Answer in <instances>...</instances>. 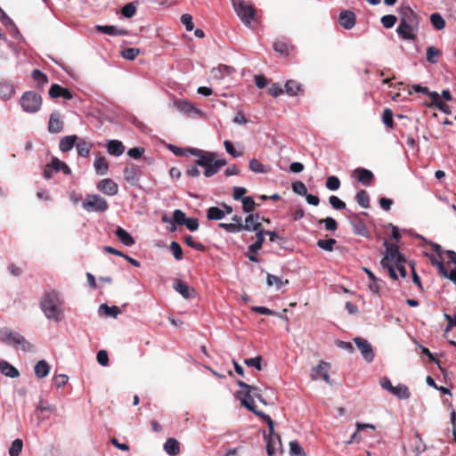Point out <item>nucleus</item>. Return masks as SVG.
I'll use <instances>...</instances> for the list:
<instances>
[{"label":"nucleus","mask_w":456,"mask_h":456,"mask_svg":"<svg viewBox=\"0 0 456 456\" xmlns=\"http://www.w3.org/2000/svg\"><path fill=\"white\" fill-rule=\"evenodd\" d=\"M237 384L241 388V390L238 391L236 394L237 398L240 400L241 405L265 420L267 423L268 429H270L272 434L273 431V420L269 415H266L263 411H258L255 405V398H256L264 405H267V402L260 393V388L256 386L248 385L242 380H238Z\"/></svg>","instance_id":"nucleus-1"},{"label":"nucleus","mask_w":456,"mask_h":456,"mask_svg":"<svg viewBox=\"0 0 456 456\" xmlns=\"http://www.w3.org/2000/svg\"><path fill=\"white\" fill-rule=\"evenodd\" d=\"M177 156H185L187 152L198 157L196 164L200 167H204V175L206 177H211L217 174L220 169L224 167L227 162L225 159H216V154L212 151H206L197 148H175L173 151Z\"/></svg>","instance_id":"nucleus-2"},{"label":"nucleus","mask_w":456,"mask_h":456,"mask_svg":"<svg viewBox=\"0 0 456 456\" xmlns=\"http://www.w3.org/2000/svg\"><path fill=\"white\" fill-rule=\"evenodd\" d=\"M62 300L57 291L45 292L40 301V306L46 318L59 322L63 318Z\"/></svg>","instance_id":"nucleus-3"},{"label":"nucleus","mask_w":456,"mask_h":456,"mask_svg":"<svg viewBox=\"0 0 456 456\" xmlns=\"http://www.w3.org/2000/svg\"><path fill=\"white\" fill-rule=\"evenodd\" d=\"M384 246L386 248L387 254L381 259L380 265L383 269L388 272L389 276L393 280H397V274L393 264L401 262V260L404 259V256L400 253L399 247L396 244L389 243L386 240L384 241Z\"/></svg>","instance_id":"nucleus-4"},{"label":"nucleus","mask_w":456,"mask_h":456,"mask_svg":"<svg viewBox=\"0 0 456 456\" xmlns=\"http://www.w3.org/2000/svg\"><path fill=\"white\" fill-rule=\"evenodd\" d=\"M0 340L4 344L20 348L25 352H29L33 349V346L22 335L8 328L0 330Z\"/></svg>","instance_id":"nucleus-5"},{"label":"nucleus","mask_w":456,"mask_h":456,"mask_svg":"<svg viewBox=\"0 0 456 456\" xmlns=\"http://www.w3.org/2000/svg\"><path fill=\"white\" fill-rule=\"evenodd\" d=\"M233 9L240 20L248 27L256 20L255 7L245 0H232Z\"/></svg>","instance_id":"nucleus-6"},{"label":"nucleus","mask_w":456,"mask_h":456,"mask_svg":"<svg viewBox=\"0 0 456 456\" xmlns=\"http://www.w3.org/2000/svg\"><path fill=\"white\" fill-rule=\"evenodd\" d=\"M43 99L40 94L34 91L23 93L20 99V104L23 111L27 113H37L40 110Z\"/></svg>","instance_id":"nucleus-7"},{"label":"nucleus","mask_w":456,"mask_h":456,"mask_svg":"<svg viewBox=\"0 0 456 456\" xmlns=\"http://www.w3.org/2000/svg\"><path fill=\"white\" fill-rule=\"evenodd\" d=\"M82 207L88 212H104L108 209L109 204L104 198L97 194H91L83 201Z\"/></svg>","instance_id":"nucleus-8"},{"label":"nucleus","mask_w":456,"mask_h":456,"mask_svg":"<svg viewBox=\"0 0 456 456\" xmlns=\"http://www.w3.org/2000/svg\"><path fill=\"white\" fill-rule=\"evenodd\" d=\"M354 341L357 347L359 348V350L361 351L364 360L367 361L368 362H372L375 354L372 346L370 344V342L362 338H355Z\"/></svg>","instance_id":"nucleus-9"},{"label":"nucleus","mask_w":456,"mask_h":456,"mask_svg":"<svg viewBox=\"0 0 456 456\" xmlns=\"http://www.w3.org/2000/svg\"><path fill=\"white\" fill-rule=\"evenodd\" d=\"M416 25L408 24L405 20H400V24L396 28V32L398 35L404 40H415L416 33L415 27Z\"/></svg>","instance_id":"nucleus-10"},{"label":"nucleus","mask_w":456,"mask_h":456,"mask_svg":"<svg viewBox=\"0 0 456 456\" xmlns=\"http://www.w3.org/2000/svg\"><path fill=\"white\" fill-rule=\"evenodd\" d=\"M98 190H100L104 194L114 196L118 191V184L110 178H105L100 181L97 184Z\"/></svg>","instance_id":"nucleus-11"},{"label":"nucleus","mask_w":456,"mask_h":456,"mask_svg":"<svg viewBox=\"0 0 456 456\" xmlns=\"http://www.w3.org/2000/svg\"><path fill=\"white\" fill-rule=\"evenodd\" d=\"M48 94L53 99L62 97L66 100H71L73 98V94L68 88L62 87L58 84H53Z\"/></svg>","instance_id":"nucleus-12"},{"label":"nucleus","mask_w":456,"mask_h":456,"mask_svg":"<svg viewBox=\"0 0 456 456\" xmlns=\"http://www.w3.org/2000/svg\"><path fill=\"white\" fill-rule=\"evenodd\" d=\"M353 176L364 185H369L374 179L373 173L362 167L354 169L353 172Z\"/></svg>","instance_id":"nucleus-13"},{"label":"nucleus","mask_w":456,"mask_h":456,"mask_svg":"<svg viewBox=\"0 0 456 456\" xmlns=\"http://www.w3.org/2000/svg\"><path fill=\"white\" fill-rule=\"evenodd\" d=\"M63 129V121L58 112H53L50 115L48 122V131L51 134L61 133Z\"/></svg>","instance_id":"nucleus-14"},{"label":"nucleus","mask_w":456,"mask_h":456,"mask_svg":"<svg viewBox=\"0 0 456 456\" xmlns=\"http://www.w3.org/2000/svg\"><path fill=\"white\" fill-rule=\"evenodd\" d=\"M98 32L109 35V36H126L128 35L127 29L118 28L112 25H97L95 27Z\"/></svg>","instance_id":"nucleus-15"},{"label":"nucleus","mask_w":456,"mask_h":456,"mask_svg":"<svg viewBox=\"0 0 456 456\" xmlns=\"http://www.w3.org/2000/svg\"><path fill=\"white\" fill-rule=\"evenodd\" d=\"M339 24L346 29H351L355 25V14L349 10L339 13Z\"/></svg>","instance_id":"nucleus-16"},{"label":"nucleus","mask_w":456,"mask_h":456,"mask_svg":"<svg viewBox=\"0 0 456 456\" xmlns=\"http://www.w3.org/2000/svg\"><path fill=\"white\" fill-rule=\"evenodd\" d=\"M174 289L184 298H192L195 297V289L181 280L175 281Z\"/></svg>","instance_id":"nucleus-17"},{"label":"nucleus","mask_w":456,"mask_h":456,"mask_svg":"<svg viewBox=\"0 0 456 456\" xmlns=\"http://www.w3.org/2000/svg\"><path fill=\"white\" fill-rule=\"evenodd\" d=\"M330 365L329 362L322 361L316 369L314 370V372L312 374L314 379H317L319 378L322 379L325 382L330 383Z\"/></svg>","instance_id":"nucleus-18"},{"label":"nucleus","mask_w":456,"mask_h":456,"mask_svg":"<svg viewBox=\"0 0 456 456\" xmlns=\"http://www.w3.org/2000/svg\"><path fill=\"white\" fill-rule=\"evenodd\" d=\"M140 169L137 166H126L124 168V177L130 184H135L139 180Z\"/></svg>","instance_id":"nucleus-19"},{"label":"nucleus","mask_w":456,"mask_h":456,"mask_svg":"<svg viewBox=\"0 0 456 456\" xmlns=\"http://www.w3.org/2000/svg\"><path fill=\"white\" fill-rule=\"evenodd\" d=\"M265 439L266 440V452L269 456H273L276 452V447H275V440L281 444V437L278 434L274 433V430L271 434L269 431L268 436L266 434H264Z\"/></svg>","instance_id":"nucleus-20"},{"label":"nucleus","mask_w":456,"mask_h":456,"mask_svg":"<svg viewBox=\"0 0 456 456\" xmlns=\"http://www.w3.org/2000/svg\"><path fill=\"white\" fill-rule=\"evenodd\" d=\"M233 71L234 69L232 67L224 64H220L218 67L213 68L211 69V74L215 79L221 80L224 78L226 76H230Z\"/></svg>","instance_id":"nucleus-21"},{"label":"nucleus","mask_w":456,"mask_h":456,"mask_svg":"<svg viewBox=\"0 0 456 456\" xmlns=\"http://www.w3.org/2000/svg\"><path fill=\"white\" fill-rule=\"evenodd\" d=\"M353 218L354 220L351 224L354 226V232L363 237H368L370 232L362 220H361L356 214L353 215Z\"/></svg>","instance_id":"nucleus-22"},{"label":"nucleus","mask_w":456,"mask_h":456,"mask_svg":"<svg viewBox=\"0 0 456 456\" xmlns=\"http://www.w3.org/2000/svg\"><path fill=\"white\" fill-rule=\"evenodd\" d=\"M106 147L109 154L117 157L122 155L125 151V146L118 140L109 141Z\"/></svg>","instance_id":"nucleus-23"},{"label":"nucleus","mask_w":456,"mask_h":456,"mask_svg":"<svg viewBox=\"0 0 456 456\" xmlns=\"http://www.w3.org/2000/svg\"><path fill=\"white\" fill-rule=\"evenodd\" d=\"M77 136L73 135H67L61 139L60 141V150L62 152L69 151L77 143Z\"/></svg>","instance_id":"nucleus-24"},{"label":"nucleus","mask_w":456,"mask_h":456,"mask_svg":"<svg viewBox=\"0 0 456 456\" xmlns=\"http://www.w3.org/2000/svg\"><path fill=\"white\" fill-rule=\"evenodd\" d=\"M115 235L117 236L118 240L125 246H132L134 244V240L131 236V234L121 227H118L115 231Z\"/></svg>","instance_id":"nucleus-25"},{"label":"nucleus","mask_w":456,"mask_h":456,"mask_svg":"<svg viewBox=\"0 0 456 456\" xmlns=\"http://www.w3.org/2000/svg\"><path fill=\"white\" fill-rule=\"evenodd\" d=\"M164 450L171 456H176L180 453V444L175 438H168L165 444Z\"/></svg>","instance_id":"nucleus-26"},{"label":"nucleus","mask_w":456,"mask_h":456,"mask_svg":"<svg viewBox=\"0 0 456 456\" xmlns=\"http://www.w3.org/2000/svg\"><path fill=\"white\" fill-rule=\"evenodd\" d=\"M0 370L4 376L12 379L20 376V371L6 361L0 362Z\"/></svg>","instance_id":"nucleus-27"},{"label":"nucleus","mask_w":456,"mask_h":456,"mask_svg":"<svg viewBox=\"0 0 456 456\" xmlns=\"http://www.w3.org/2000/svg\"><path fill=\"white\" fill-rule=\"evenodd\" d=\"M430 99L432 101V105H434L439 110L446 114L451 113L449 105H447L446 103L443 102L440 100V96L436 92H433L432 94H430Z\"/></svg>","instance_id":"nucleus-28"},{"label":"nucleus","mask_w":456,"mask_h":456,"mask_svg":"<svg viewBox=\"0 0 456 456\" xmlns=\"http://www.w3.org/2000/svg\"><path fill=\"white\" fill-rule=\"evenodd\" d=\"M293 48L294 46L285 40H276L273 43L274 51L283 55H288Z\"/></svg>","instance_id":"nucleus-29"},{"label":"nucleus","mask_w":456,"mask_h":456,"mask_svg":"<svg viewBox=\"0 0 456 456\" xmlns=\"http://www.w3.org/2000/svg\"><path fill=\"white\" fill-rule=\"evenodd\" d=\"M252 230L256 232V241L254 243L256 245V248H262L263 243L265 241V230L262 227V224L256 222L253 225Z\"/></svg>","instance_id":"nucleus-30"},{"label":"nucleus","mask_w":456,"mask_h":456,"mask_svg":"<svg viewBox=\"0 0 456 456\" xmlns=\"http://www.w3.org/2000/svg\"><path fill=\"white\" fill-rule=\"evenodd\" d=\"M94 166L98 175H103L108 172L109 164L103 156H98L94 160Z\"/></svg>","instance_id":"nucleus-31"},{"label":"nucleus","mask_w":456,"mask_h":456,"mask_svg":"<svg viewBox=\"0 0 456 456\" xmlns=\"http://www.w3.org/2000/svg\"><path fill=\"white\" fill-rule=\"evenodd\" d=\"M49 371L50 365L45 360L38 361L35 365V374L39 379L45 378Z\"/></svg>","instance_id":"nucleus-32"},{"label":"nucleus","mask_w":456,"mask_h":456,"mask_svg":"<svg viewBox=\"0 0 456 456\" xmlns=\"http://www.w3.org/2000/svg\"><path fill=\"white\" fill-rule=\"evenodd\" d=\"M400 20H405L408 24L418 25L417 14L410 7H404L402 10V17Z\"/></svg>","instance_id":"nucleus-33"},{"label":"nucleus","mask_w":456,"mask_h":456,"mask_svg":"<svg viewBox=\"0 0 456 456\" xmlns=\"http://www.w3.org/2000/svg\"><path fill=\"white\" fill-rule=\"evenodd\" d=\"M175 106L182 112L186 114L191 112H198L199 110L192 105L191 102L185 100H177L175 102Z\"/></svg>","instance_id":"nucleus-34"},{"label":"nucleus","mask_w":456,"mask_h":456,"mask_svg":"<svg viewBox=\"0 0 456 456\" xmlns=\"http://www.w3.org/2000/svg\"><path fill=\"white\" fill-rule=\"evenodd\" d=\"M286 93L291 96H296L299 92L303 91L301 84L296 80H288L285 84Z\"/></svg>","instance_id":"nucleus-35"},{"label":"nucleus","mask_w":456,"mask_h":456,"mask_svg":"<svg viewBox=\"0 0 456 456\" xmlns=\"http://www.w3.org/2000/svg\"><path fill=\"white\" fill-rule=\"evenodd\" d=\"M14 87L8 82L0 83V98L4 100L10 99L14 94Z\"/></svg>","instance_id":"nucleus-36"},{"label":"nucleus","mask_w":456,"mask_h":456,"mask_svg":"<svg viewBox=\"0 0 456 456\" xmlns=\"http://www.w3.org/2000/svg\"><path fill=\"white\" fill-rule=\"evenodd\" d=\"M391 394L397 396L399 399H408L411 396L408 387L403 384L394 387Z\"/></svg>","instance_id":"nucleus-37"},{"label":"nucleus","mask_w":456,"mask_h":456,"mask_svg":"<svg viewBox=\"0 0 456 456\" xmlns=\"http://www.w3.org/2000/svg\"><path fill=\"white\" fill-rule=\"evenodd\" d=\"M430 22L436 30L444 29L446 24L443 16L438 12L430 15Z\"/></svg>","instance_id":"nucleus-38"},{"label":"nucleus","mask_w":456,"mask_h":456,"mask_svg":"<svg viewBox=\"0 0 456 456\" xmlns=\"http://www.w3.org/2000/svg\"><path fill=\"white\" fill-rule=\"evenodd\" d=\"M355 200L362 208H370V196L365 190H361L356 193Z\"/></svg>","instance_id":"nucleus-39"},{"label":"nucleus","mask_w":456,"mask_h":456,"mask_svg":"<svg viewBox=\"0 0 456 456\" xmlns=\"http://www.w3.org/2000/svg\"><path fill=\"white\" fill-rule=\"evenodd\" d=\"M77 154L81 157H88L92 149V144L85 140H80L76 143Z\"/></svg>","instance_id":"nucleus-40"},{"label":"nucleus","mask_w":456,"mask_h":456,"mask_svg":"<svg viewBox=\"0 0 456 456\" xmlns=\"http://www.w3.org/2000/svg\"><path fill=\"white\" fill-rule=\"evenodd\" d=\"M224 217V211L218 207H211L207 211L208 220H222Z\"/></svg>","instance_id":"nucleus-41"},{"label":"nucleus","mask_w":456,"mask_h":456,"mask_svg":"<svg viewBox=\"0 0 456 456\" xmlns=\"http://www.w3.org/2000/svg\"><path fill=\"white\" fill-rule=\"evenodd\" d=\"M442 54L441 51L435 46H428L427 49V61L435 64L438 62V58Z\"/></svg>","instance_id":"nucleus-42"},{"label":"nucleus","mask_w":456,"mask_h":456,"mask_svg":"<svg viewBox=\"0 0 456 456\" xmlns=\"http://www.w3.org/2000/svg\"><path fill=\"white\" fill-rule=\"evenodd\" d=\"M337 240L335 239L330 238L326 240H317V246L325 250L331 252L334 249V246L336 245Z\"/></svg>","instance_id":"nucleus-43"},{"label":"nucleus","mask_w":456,"mask_h":456,"mask_svg":"<svg viewBox=\"0 0 456 456\" xmlns=\"http://www.w3.org/2000/svg\"><path fill=\"white\" fill-rule=\"evenodd\" d=\"M218 226L224 230H225L227 232L231 233H236L243 231L242 224H233V223H220Z\"/></svg>","instance_id":"nucleus-44"},{"label":"nucleus","mask_w":456,"mask_h":456,"mask_svg":"<svg viewBox=\"0 0 456 456\" xmlns=\"http://www.w3.org/2000/svg\"><path fill=\"white\" fill-rule=\"evenodd\" d=\"M249 169L254 173L265 174L268 172L266 167L256 159H253L249 161Z\"/></svg>","instance_id":"nucleus-45"},{"label":"nucleus","mask_w":456,"mask_h":456,"mask_svg":"<svg viewBox=\"0 0 456 456\" xmlns=\"http://www.w3.org/2000/svg\"><path fill=\"white\" fill-rule=\"evenodd\" d=\"M259 219H260V215L258 213L248 215L245 219V223L242 224V227H244L243 230H246V231L252 230L253 225L256 222H259Z\"/></svg>","instance_id":"nucleus-46"},{"label":"nucleus","mask_w":456,"mask_h":456,"mask_svg":"<svg viewBox=\"0 0 456 456\" xmlns=\"http://www.w3.org/2000/svg\"><path fill=\"white\" fill-rule=\"evenodd\" d=\"M23 442L21 439H15L10 448H9V455L10 456H19L22 451Z\"/></svg>","instance_id":"nucleus-47"},{"label":"nucleus","mask_w":456,"mask_h":456,"mask_svg":"<svg viewBox=\"0 0 456 456\" xmlns=\"http://www.w3.org/2000/svg\"><path fill=\"white\" fill-rule=\"evenodd\" d=\"M100 311H102L105 315L111 317H117L121 313L117 305L109 306L106 304L100 305Z\"/></svg>","instance_id":"nucleus-48"},{"label":"nucleus","mask_w":456,"mask_h":456,"mask_svg":"<svg viewBox=\"0 0 456 456\" xmlns=\"http://www.w3.org/2000/svg\"><path fill=\"white\" fill-rule=\"evenodd\" d=\"M290 456H305L304 449L297 441H291L289 443Z\"/></svg>","instance_id":"nucleus-49"},{"label":"nucleus","mask_w":456,"mask_h":456,"mask_svg":"<svg viewBox=\"0 0 456 456\" xmlns=\"http://www.w3.org/2000/svg\"><path fill=\"white\" fill-rule=\"evenodd\" d=\"M31 76L38 86H44L48 82L47 76L39 69H34Z\"/></svg>","instance_id":"nucleus-50"},{"label":"nucleus","mask_w":456,"mask_h":456,"mask_svg":"<svg viewBox=\"0 0 456 456\" xmlns=\"http://www.w3.org/2000/svg\"><path fill=\"white\" fill-rule=\"evenodd\" d=\"M241 202L244 212L252 213L255 210L256 203L251 197L247 196L242 198Z\"/></svg>","instance_id":"nucleus-51"},{"label":"nucleus","mask_w":456,"mask_h":456,"mask_svg":"<svg viewBox=\"0 0 456 456\" xmlns=\"http://www.w3.org/2000/svg\"><path fill=\"white\" fill-rule=\"evenodd\" d=\"M184 242L186 243L187 246H189L196 250H199L201 252L206 250V247L202 243L196 242L194 240L193 237L191 235L185 236Z\"/></svg>","instance_id":"nucleus-52"},{"label":"nucleus","mask_w":456,"mask_h":456,"mask_svg":"<svg viewBox=\"0 0 456 456\" xmlns=\"http://www.w3.org/2000/svg\"><path fill=\"white\" fill-rule=\"evenodd\" d=\"M382 121L387 128L392 129L394 127L393 112L390 109H385L383 110Z\"/></svg>","instance_id":"nucleus-53"},{"label":"nucleus","mask_w":456,"mask_h":456,"mask_svg":"<svg viewBox=\"0 0 456 456\" xmlns=\"http://www.w3.org/2000/svg\"><path fill=\"white\" fill-rule=\"evenodd\" d=\"M266 282L268 286H273V284H275L276 288L280 289L282 286V284H287L289 281L286 280L285 281H282L279 277L268 273L266 277Z\"/></svg>","instance_id":"nucleus-54"},{"label":"nucleus","mask_w":456,"mask_h":456,"mask_svg":"<svg viewBox=\"0 0 456 456\" xmlns=\"http://www.w3.org/2000/svg\"><path fill=\"white\" fill-rule=\"evenodd\" d=\"M397 21L396 16L393 14H387L381 18V23L384 28H391L395 26V24Z\"/></svg>","instance_id":"nucleus-55"},{"label":"nucleus","mask_w":456,"mask_h":456,"mask_svg":"<svg viewBox=\"0 0 456 456\" xmlns=\"http://www.w3.org/2000/svg\"><path fill=\"white\" fill-rule=\"evenodd\" d=\"M140 53V50L137 48H126L122 51L121 55L123 58L126 60H134Z\"/></svg>","instance_id":"nucleus-56"},{"label":"nucleus","mask_w":456,"mask_h":456,"mask_svg":"<svg viewBox=\"0 0 456 456\" xmlns=\"http://www.w3.org/2000/svg\"><path fill=\"white\" fill-rule=\"evenodd\" d=\"M170 250L172 251L174 257L176 260H181L183 258V249L180 244L176 241H172L170 243Z\"/></svg>","instance_id":"nucleus-57"},{"label":"nucleus","mask_w":456,"mask_h":456,"mask_svg":"<svg viewBox=\"0 0 456 456\" xmlns=\"http://www.w3.org/2000/svg\"><path fill=\"white\" fill-rule=\"evenodd\" d=\"M326 187L330 191H337L340 187V181L337 176L331 175L327 178Z\"/></svg>","instance_id":"nucleus-58"},{"label":"nucleus","mask_w":456,"mask_h":456,"mask_svg":"<svg viewBox=\"0 0 456 456\" xmlns=\"http://www.w3.org/2000/svg\"><path fill=\"white\" fill-rule=\"evenodd\" d=\"M292 190L295 193L305 196L307 193V189L305 184L303 182L297 181L292 183Z\"/></svg>","instance_id":"nucleus-59"},{"label":"nucleus","mask_w":456,"mask_h":456,"mask_svg":"<svg viewBox=\"0 0 456 456\" xmlns=\"http://www.w3.org/2000/svg\"><path fill=\"white\" fill-rule=\"evenodd\" d=\"M329 201L331 207L337 210H342L346 208V203L335 195L330 196L329 198Z\"/></svg>","instance_id":"nucleus-60"},{"label":"nucleus","mask_w":456,"mask_h":456,"mask_svg":"<svg viewBox=\"0 0 456 456\" xmlns=\"http://www.w3.org/2000/svg\"><path fill=\"white\" fill-rule=\"evenodd\" d=\"M428 257H429V260H430L431 264L434 266L437 267L440 275H442V276L445 275L446 268L444 267V265L443 261L442 260H438L433 255H430Z\"/></svg>","instance_id":"nucleus-61"},{"label":"nucleus","mask_w":456,"mask_h":456,"mask_svg":"<svg viewBox=\"0 0 456 456\" xmlns=\"http://www.w3.org/2000/svg\"><path fill=\"white\" fill-rule=\"evenodd\" d=\"M121 12L126 18H132L136 12V7L133 3H128L123 6Z\"/></svg>","instance_id":"nucleus-62"},{"label":"nucleus","mask_w":456,"mask_h":456,"mask_svg":"<svg viewBox=\"0 0 456 456\" xmlns=\"http://www.w3.org/2000/svg\"><path fill=\"white\" fill-rule=\"evenodd\" d=\"M319 223H323L325 225V229L328 231L335 232L338 229V223L332 217H326L319 221Z\"/></svg>","instance_id":"nucleus-63"},{"label":"nucleus","mask_w":456,"mask_h":456,"mask_svg":"<svg viewBox=\"0 0 456 456\" xmlns=\"http://www.w3.org/2000/svg\"><path fill=\"white\" fill-rule=\"evenodd\" d=\"M187 217L185 216V214L180 210L175 209L173 213V220L174 222L178 225H183L186 222Z\"/></svg>","instance_id":"nucleus-64"}]
</instances>
